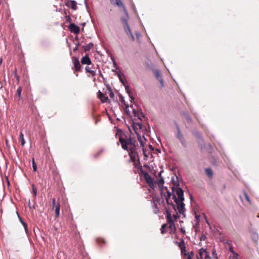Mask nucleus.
I'll use <instances>...</instances> for the list:
<instances>
[{"instance_id":"nucleus-1","label":"nucleus","mask_w":259,"mask_h":259,"mask_svg":"<svg viewBox=\"0 0 259 259\" xmlns=\"http://www.w3.org/2000/svg\"><path fill=\"white\" fill-rule=\"evenodd\" d=\"M175 194V188L172 187L171 192H170L167 187L161 189L160 194L162 197L164 196L166 202L168 205H170L175 211L178 210L180 214L186 217L185 213V207L184 203V191L182 188L178 187L176 189Z\"/></svg>"},{"instance_id":"nucleus-2","label":"nucleus","mask_w":259,"mask_h":259,"mask_svg":"<svg viewBox=\"0 0 259 259\" xmlns=\"http://www.w3.org/2000/svg\"><path fill=\"white\" fill-rule=\"evenodd\" d=\"M119 141L122 149L128 152L131 160L135 162L137 158H138V154L136 151V146L135 138L132 137L131 136L128 138L126 137V138L120 136Z\"/></svg>"},{"instance_id":"nucleus-3","label":"nucleus","mask_w":259,"mask_h":259,"mask_svg":"<svg viewBox=\"0 0 259 259\" xmlns=\"http://www.w3.org/2000/svg\"><path fill=\"white\" fill-rule=\"evenodd\" d=\"M138 169L140 170V175L143 176L146 183L148 184L150 188L154 189L155 187V183L152 178L146 171L143 170L141 165L139 166Z\"/></svg>"},{"instance_id":"nucleus-4","label":"nucleus","mask_w":259,"mask_h":259,"mask_svg":"<svg viewBox=\"0 0 259 259\" xmlns=\"http://www.w3.org/2000/svg\"><path fill=\"white\" fill-rule=\"evenodd\" d=\"M175 124L177 126V138L179 140L183 146L186 148L187 147V142L185 139V138L183 135L181 133V130L179 128L178 124L177 123H176Z\"/></svg>"},{"instance_id":"nucleus-5","label":"nucleus","mask_w":259,"mask_h":259,"mask_svg":"<svg viewBox=\"0 0 259 259\" xmlns=\"http://www.w3.org/2000/svg\"><path fill=\"white\" fill-rule=\"evenodd\" d=\"M165 211L166 218L167 220V222L169 224V228L171 229H174L175 230H176V228L175 226V223L172 219L170 210L168 208H165Z\"/></svg>"},{"instance_id":"nucleus-6","label":"nucleus","mask_w":259,"mask_h":259,"mask_svg":"<svg viewBox=\"0 0 259 259\" xmlns=\"http://www.w3.org/2000/svg\"><path fill=\"white\" fill-rule=\"evenodd\" d=\"M197 259H210L208 252L206 249L201 248L199 250V253L196 255Z\"/></svg>"},{"instance_id":"nucleus-7","label":"nucleus","mask_w":259,"mask_h":259,"mask_svg":"<svg viewBox=\"0 0 259 259\" xmlns=\"http://www.w3.org/2000/svg\"><path fill=\"white\" fill-rule=\"evenodd\" d=\"M72 60L74 64V67L76 72H79L81 71V65L80 64L79 59L73 56Z\"/></svg>"},{"instance_id":"nucleus-8","label":"nucleus","mask_w":259,"mask_h":259,"mask_svg":"<svg viewBox=\"0 0 259 259\" xmlns=\"http://www.w3.org/2000/svg\"><path fill=\"white\" fill-rule=\"evenodd\" d=\"M68 29L72 33L78 34L80 32L79 27L74 23H71L68 27Z\"/></svg>"},{"instance_id":"nucleus-9","label":"nucleus","mask_w":259,"mask_h":259,"mask_svg":"<svg viewBox=\"0 0 259 259\" xmlns=\"http://www.w3.org/2000/svg\"><path fill=\"white\" fill-rule=\"evenodd\" d=\"M65 5L73 10H76L77 8L76 2L74 0H67L65 2Z\"/></svg>"},{"instance_id":"nucleus-10","label":"nucleus","mask_w":259,"mask_h":259,"mask_svg":"<svg viewBox=\"0 0 259 259\" xmlns=\"http://www.w3.org/2000/svg\"><path fill=\"white\" fill-rule=\"evenodd\" d=\"M153 72L156 78L161 83V87L163 86V82L162 78L160 74V70L158 69H154Z\"/></svg>"},{"instance_id":"nucleus-11","label":"nucleus","mask_w":259,"mask_h":259,"mask_svg":"<svg viewBox=\"0 0 259 259\" xmlns=\"http://www.w3.org/2000/svg\"><path fill=\"white\" fill-rule=\"evenodd\" d=\"M81 63L82 64L91 65L92 64V61L88 55L83 56L81 59Z\"/></svg>"},{"instance_id":"nucleus-12","label":"nucleus","mask_w":259,"mask_h":259,"mask_svg":"<svg viewBox=\"0 0 259 259\" xmlns=\"http://www.w3.org/2000/svg\"><path fill=\"white\" fill-rule=\"evenodd\" d=\"M98 98L101 100L102 103H106L108 100V98L100 90L98 93Z\"/></svg>"},{"instance_id":"nucleus-13","label":"nucleus","mask_w":259,"mask_h":259,"mask_svg":"<svg viewBox=\"0 0 259 259\" xmlns=\"http://www.w3.org/2000/svg\"><path fill=\"white\" fill-rule=\"evenodd\" d=\"M113 5L118 6L119 7H124V5L120 0H110Z\"/></svg>"},{"instance_id":"nucleus-14","label":"nucleus","mask_w":259,"mask_h":259,"mask_svg":"<svg viewBox=\"0 0 259 259\" xmlns=\"http://www.w3.org/2000/svg\"><path fill=\"white\" fill-rule=\"evenodd\" d=\"M156 183L158 185L160 191L161 188H164L165 187L163 186V184L164 183V180L163 177H160V178L156 181Z\"/></svg>"},{"instance_id":"nucleus-15","label":"nucleus","mask_w":259,"mask_h":259,"mask_svg":"<svg viewBox=\"0 0 259 259\" xmlns=\"http://www.w3.org/2000/svg\"><path fill=\"white\" fill-rule=\"evenodd\" d=\"M94 47V44L90 42L87 44L86 46H83L82 48L83 49L84 52H88Z\"/></svg>"},{"instance_id":"nucleus-16","label":"nucleus","mask_w":259,"mask_h":259,"mask_svg":"<svg viewBox=\"0 0 259 259\" xmlns=\"http://www.w3.org/2000/svg\"><path fill=\"white\" fill-rule=\"evenodd\" d=\"M175 243L177 244L178 246L180 247L181 250H185V242H184V240L183 239H182L181 240V241L180 242H178V241H176L175 242Z\"/></svg>"},{"instance_id":"nucleus-17","label":"nucleus","mask_w":259,"mask_h":259,"mask_svg":"<svg viewBox=\"0 0 259 259\" xmlns=\"http://www.w3.org/2000/svg\"><path fill=\"white\" fill-rule=\"evenodd\" d=\"M124 87H125V91H126V93L128 95V96H129V97L131 99V102H132V101L134 100V97H133V96L131 94V91H130V87H129V86L128 85H126L125 84H124Z\"/></svg>"},{"instance_id":"nucleus-18","label":"nucleus","mask_w":259,"mask_h":259,"mask_svg":"<svg viewBox=\"0 0 259 259\" xmlns=\"http://www.w3.org/2000/svg\"><path fill=\"white\" fill-rule=\"evenodd\" d=\"M55 217L58 218L60 214V205L59 202H57L56 205H55Z\"/></svg>"},{"instance_id":"nucleus-19","label":"nucleus","mask_w":259,"mask_h":259,"mask_svg":"<svg viewBox=\"0 0 259 259\" xmlns=\"http://www.w3.org/2000/svg\"><path fill=\"white\" fill-rule=\"evenodd\" d=\"M198 144L201 149H203L205 147L204 142L202 138L198 139Z\"/></svg>"},{"instance_id":"nucleus-20","label":"nucleus","mask_w":259,"mask_h":259,"mask_svg":"<svg viewBox=\"0 0 259 259\" xmlns=\"http://www.w3.org/2000/svg\"><path fill=\"white\" fill-rule=\"evenodd\" d=\"M22 88L21 87H19L17 90L16 93V96H18V100L20 101L21 99V92H22Z\"/></svg>"},{"instance_id":"nucleus-21","label":"nucleus","mask_w":259,"mask_h":259,"mask_svg":"<svg viewBox=\"0 0 259 259\" xmlns=\"http://www.w3.org/2000/svg\"><path fill=\"white\" fill-rule=\"evenodd\" d=\"M205 172L207 176L211 178L213 176V171L210 168H207L205 169Z\"/></svg>"},{"instance_id":"nucleus-22","label":"nucleus","mask_w":259,"mask_h":259,"mask_svg":"<svg viewBox=\"0 0 259 259\" xmlns=\"http://www.w3.org/2000/svg\"><path fill=\"white\" fill-rule=\"evenodd\" d=\"M19 218L20 219V221L21 222V223H22V224L23 225L24 228V229H25V231L26 232V234H27L28 233V226H27V224L24 222L23 220L21 218H20L19 216Z\"/></svg>"},{"instance_id":"nucleus-23","label":"nucleus","mask_w":259,"mask_h":259,"mask_svg":"<svg viewBox=\"0 0 259 259\" xmlns=\"http://www.w3.org/2000/svg\"><path fill=\"white\" fill-rule=\"evenodd\" d=\"M252 238L253 240L256 243L257 242V240L258 239V235L256 232H252V235H251Z\"/></svg>"},{"instance_id":"nucleus-24","label":"nucleus","mask_w":259,"mask_h":259,"mask_svg":"<svg viewBox=\"0 0 259 259\" xmlns=\"http://www.w3.org/2000/svg\"><path fill=\"white\" fill-rule=\"evenodd\" d=\"M85 69L87 72L91 73L93 76L96 75V71L94 70H92L90 69V67L89 66H86Z\"/></svg>"},{"instance_id":"nucleus-25","label":"nucleus","mask_w":259,"mask_h":259,"mask_svg":"<svg viewBox=\"0 0 259 259\" xmlns=\"http://www.w3.org/2000/svg\"><path fill=\"white\" fill-rule=\"evenodd\" d=\"M107 90L109 91V95L111 98L114 99V94L110 86L107 87Z\"/></svg>"},{"instance_id":"nucleus-26","label":"nucleus","mask_w":259,"mask_h":259,"mask_svg":"<svg viewBox=\"0 0 259 259\" xmlns=\"http://www.w3.org/2000/svg\"><path fill=\"white\" fill-rule=\"evenodd\" d=\"M20 140L21 141V145L24 146L25 144V141L24 138L23 134L22 132H21L20 134Z\"/></svg>"},{"instance_id":"nucleus-27","label":"nucleus","mask_w":259,"mask_h":259,"mask_svg":"<svg viewBox=\"0 0 259 259\" xmlns=\"http://www.w3.org/2000/svg\"><path fill=\"white\" fill-rule=\"evenodd\" d=\"M31 186H32L33 197L34 198H35L37 196V189H36L34 184H32Z\"/></svg>"},{"instance_id":"nucleus-28","label":"nucleus","mask_w":259,"mask_h":259,"mask_svg":"<svg viewBox=\"0 0 259 259\" xmlns=\"http://www.w3.org/2000/svg\"><path fill=\"white\" fill-rule=\"evenodd\" d=\"M125 32L127 34V35H128L131 38L132 40H135V37H134L131 29L128 30V31L127 30L126 31H125Z\"/></svg>"},{"instance_id":"nucleus-29","label":"nucleus","mask_w":259,"mask_h":259,"mask_svg":"<svg viewBox=\"0 0 259 259\" xmlns=\"http://www.w3.org/2000/svg\"><path fill=\"white\" fill-rule=\"evenodd\" d=\"M119 98L120 101L125 106L126 105H127L128 104L126 103V102L124 100V97L121 95V94H119Z\"/></svg>"},{"instance_id":"nucleus-30","label":"nucleus","mask_w":259,"mask_h":259,"mask_svg":"<svg viewBox=\"0 0 259 259\" xmlns=\"http://www.w3.org/2000/svg\"><path fill=\"white\" fill-rule=\"evenodd\" d=\"M122 76H124V74H121L120 73H118V77L119 78V80L120 81V82H121V83L123 85H124V80H123Z\"/></svg>"},{"instance_id":"nucleus-31","label":"nucleus","mask_w":259,"mask_h":259,"mask_svg":"<svg viewBox=\"0 0 259 259\" xmlns=\"http://www.w3.org/2000/svg\"><path fill=\"white\" fill-rule=\"evenodd\" d=\"M153 209L155 213H157L159 212V208L156 203L153 204Z\"/></svg>"},{"instance_id":"nucleus-32","label":"nucleus","mask_w":259,"mask_h":259,"mask_svg":"<svg viewBox=\"0 0 259 259\" xmlns=\"http://www.w3.org/2000/svg\"><path fill=\"white\" fill-rule=\"evenodd\" d=\"M133 113L135 117H137L140 120H142L141 118L139 116V114L138 112L135 109H133Z\"/></svg>"},{"instance_id":"nucleus-33","label":"nucleus","mask_w":259,"mask_h":259,"mask_svg":"<svg viewBox=\"0 0 259 259\" xmlns=\"http://www.w3.org/2000/svg\"><path fill=\"white\" fill-rule=\"evenodd\" d=\"M230 259H239V255L237 253L232 254L229 257Z\"/></svg>"},{"instance_id":"nucleus-34","label":"nucleus","mask_w":259,"mask_h":259,"mask_svg":"<svg viewBox=\"0 0 259 259\" xmlns=\"http://www.w3.org/2000/svg\"><path fill=\"white\" fill-rule=\"evenodd\" d=\"M166 224H164L161 226V227L160 229L161 234H163L166 233V231L165 230V228L166 227Z\"/></svg>"},{"instance_id":"nucleus-35","label":"nucleus","mask_w":259,"mask_h":259,"mask_svg":"<svg viewBox=\"0 0 259 259\" xmlns=\"http://www.w3.org/2000/svg\"><path fill=\"white\" fill-rule=\"evenodd\" d=\"M195 218L196 222V224H199L200 222V215L199 214H195Z\"/></svg>"},{"instance_id":"nucleus-36","label":"nucleus","mask_w":259,"mask_h":259,"mask_svg":"<svg viewBox=\"0 0 259 259\" xmlns=\"http://www.w3.org/2000/svg\"><path fill=\"white\" fill-rule=\"evenodd\" d=\"M181 252L182 254H183L185 257H186V256L190 254L186 250V247L185 248V250H181Z\"/></svg>"},{"instance_id":"nucleus-37","label":"nucleus","mask_w":259,"mask_h":259,"mask_svg":"<svg viewBox=\"0 0 259 259\" xmlns=\"http://www.w3.org/2000/svg\"><path fill=\"white\" fill-rule=\"evenodd\" d=\"M194 136H195L198 139L201 138V137L198 131H194L193 133Z\"/></svg>"},{"instance_id":"nucleus-38","label":"nucleus","mask_w":259,"mask_h":259,"mask_svg":"<svg viewBox=\"0 0 259 259\" xmlns=\"http://www.w3.org/2000/svg\"><path fill=\"white\" fill-rule=\"evenodd\" d=\"M124 106H125L124 110H125V113H126L127 115H130L131 112L128 109V107H129L128 104Z\"/></svg>"},{"instance_id":"nucleus-39","label":"nucleus","mask_w":259,"mask_h":259,"mask_svg":"<svg viewBox=\"0 0 259 259\" xmlns=\"http://www.w3.org/2000/svg\"><path fill=\"white\" fill-rule=\"evenodd\" d=\"M32 167L34 171H36L37 170V165L34 161V159L33 158L32 160Z\"/></svg>"},{"instance_id":"nucleus-40","label":"nucleus","mask_w":259,"mask_h":259,"mask_svg":"<svg viewBox=\"0 0 259 259\" xmlns=\"http://www.w3.org/2000/svg\"><path fill=\"white\" fill-rule=\"evenodd\" d=\"M244 196L246 198V200L250 203L251 204V201H250V198H249V197L248 196V194H247V193L244 191Z\"/></svg>"},{"instance_id":"nucleus-41","label":"nucleus","mask_w":259,"mask_h":259,"mask_svg":"<svg viewBox=\"0 0 259 259\" xmlns=\"http://www.w3.org/2000/svg\"><path fill=\"white\" fill-rule=\"evenodd\" d=\"M123 28L125 31H126L127 30L128 31V30L131 29L128 23L123 25Z\"/></svg>"},{"instance_id":"nucleus-42","label":"nucleus","mask_w":259,"mask_h":259,"mask_svg":"<svg viewBox=\"0 0 259 259\" xmlns=\"http://www.w3.org/2000/svg\"><path fill=\"white\" fill-rule=\"evenodd\" d=\"M123 28L125 31H126L127 30L128 31V30L131 29L128 23L123 25Z\"/></svg>"},{"instance_id":"nucleus-43","label":"nucleus","mask_w":259,"mask_h":259,"mask_svg":"<svg viewBox=\"0 0 259 259\" xmlns=\"http://www.w3.org/2000/svg\"><path fill=\"white\" fill-rule=\"evenodd\" d=\"M79 42H75V47L74 48L73 51L74 52H75L76 51L78 50V47L79 46Z\"/></svg>"},{"instance_id":"nucleus-44","label":"nucleus","mask_w":259,"mask_h":259,"mask_svg":"<svg viewBox=\"0 0 259 259\" xmlns=\"http://www.w3.org/2000/svg\"><path fill=\"white\" fill-rule=\"evenodd\" d=\"M138 140H139V141L140 142L141 146L144 147V142L142 141L141 137L139 136L138 137Z\"/></svg>"},{"instance_id":"nucleus-45","label":"nucleus","mask_w":259,"mask_h":259,"mask_svg":"<svg viewBox=\"0 0 259 259\" xmlns=\"http://www.w3.org/2000/svg\"><path fill=\"white\" fill-rule=\"evenodd\" d=\"M121 20L123 25L128 23L127 20L126 18L122 17Z\"/></svg>"},{"instance_id":"nucleus-46","label":"nucleus","mask_w":259,"mask_h":259,"mask_svg":"<svg viewBox=\"0 0 259 259\" xmlns=\"http://www.w3.org/2000/svg\"><path fill=\"white\" fill-rule=\"evenodd\" d=\"M142 151H143V155H144V156L145 157H148L149 154L147 153L146 149L144 148H143Z\"/></svg>"},{"instance_id":"nucleus-47","label":"nucleus","mask_w":259,"mask_h":259,"mask_svg":"<svg viewBox=\"0 0 259 259\" xmlns=\"http://www.w3.org/2000/svg\"><path fill=\"white\" fill-rule=\"evenodd\" d=\"M57 203H56V199L54 198L52 199V208L54 209L55 207V205H56Z\"/></svg>"},{"instance_id":"nucleus-48","label":"nucleus","mask_w":259,"mask_h":259,"mask_svg":"<svg viewBox=\"0 0 259 259\" xmlns=\"http://www.w3.org/2000/svg\"><path fill=\"white\" fill-rule=\"evenodd\" d=\"M206 239V236L205 234H202L200 238V241H204Z\"/></svg>"},{"instance_id":"nucleus-49","label":"nucleus","mask_w":259,"mask_h":259,"mask_svg":"<svg viewBox=\"0 0 259 259\" xmlns=\"http://www.w3.org/2000/svg\"><path fill=\"white\" fill-rule=\"evenodd\" d=\"M180 231L182 233V234L184 235H185L186 234V231H185V230L184 229V228H180Z\"/></svg>"},{"instance_id":"nucleus-50","label":"nucleus","mask_w":259,"mask_h":259,"mask_svg":"<svg viewBox=\"0 0 259 259\" xmlns=\"http://www.w3.org/2000/svg\"><path fill=\"white\" fill-rule=\"evenodd\" d=\"M229 251L232 253H236L234 250L233 249L232 246H230V248H229Z\"/></svg>"},{"instance_id":"nucleus-51","label":"nucleus","mask_w":259,"mask_h":259,"mask_svg":"<svg viewBox=\"0 0 259 259\" xmlns=\"http://www.w3.org/2000/svg\"><path fill=\"white\" fill-rule=\"evenodd\" d=\"M14 76L15 77H16V78L17 79L18 82L19 81V76L17 75V73H16V69H15V73H14Z\"/></svg>"},{"instance_id":"nucleus-52","label":"nucleus","mask_w":259,"mask_h":259,"mask_svg":"<svg viewBox=\"0 0 259 259\" xmlns=\"http://www.w3.org/2000/svg\"><path fill=\"white\" fill-rule=\"evenodd\" d=\"M66 19H67V21L69 22H70L72 21V19L69 16H66Z\"/></svg>"},{"instance_id":"nucleus-53","label":"nucleus","mask_w":259,"mask_h":259,"mask_svg":"<svg viewBox=\"0 0 259 259\" xmlns=\"http://www.w3.org/2000/svg\"><path fill=\"white\" fill-rule=\"evenodd\" d=\"M111 59H112V61L113 62L114 65V66L116 65L117 64H116V61H115L114 58V57H111Z\"/></svg>"},{"instance_id":"nucleus-54","label":"nucleus","mask_w":259,"mask_h":259,"mask_svg":"<svg viewBox=\"0 0 259 259\" xmlns=\"http://www.w3.org/2000/svg\"><path fill=\"white\" fill-rule=\"evenodd\" d=\"M186 119H187L188 121H190L191 120V117H190L189 115H188V114H187V115H186Z\"/></svg>"},{"instance_id":"nucleus-55","label":"nucleus","mask_w":259,"mask_h":259,"mask_svg":"<svg viewBox=\"0 0 259 259\" xmlns=\"http://www.w3.org/2000/svg\"><path fill=\"white\" fill-rule=\"evenodd\" d=\"M173 218L176 220L177 219H178L179 218V216L177 214H173Z\"/></svg>"},{"instance_id":"nucleus-56","label":"nucleus","mask_w":259,"mask_h":259,"mask_svg":"<svg viewBox=\"0 0 259 259\" xmlns=\"http://www.w3.org/2000/svg\"><path fill=\"white\" fill-rule=\"evenodd\" d=\"M186 259H192V257L190 254H189L188 255L186 256V257H185Z\"/></svg>"},{"instance_id":"nucleus-57","label":"nucleus","mask_w":259,"mask_h":259,"mask_svg":"<svg viewBox=\"0 0 259 259\" xmlns=\"http://www.w3.org/2000/svg\"><path fill=\"white\" fill-rule=\"evenodd\" d=\"M78 40H79V38L76 35L75 38H74V41H76V42H78Z\"/></svg>"},{"instance_id":"nucleus-58","label":"nucleus","mask_w":259,"mask_h":259,"mask_svg":"<svg viewBox=\"0 0 259 259\" xmlns=\"http://www.w3.org/2000/svg\"><path fill=\"white\" fill-rule=\"evenodd\" d=\"M204 216L206 222L207 223V224H209V223H208V220L207 219L206 216L204 214Z\"/></svg>"},{"instance_id":"nucleus-59","label":"nucleus","mask_w":259,"mask_h":259,"mask_svg":"<svg viewBox=\"0 0 259 259\" xmlns=\"http://www.w3.org/2000/svg\"><path fill=\"white\" fill-rule=\"evenodd\" d=\"M204 216L206 222L207 223V224H209V223H208V220L207 219L206 216L204 214Z\"/></svg>"},{"instance_id":"nucleus-60","label":"nucleus","mask_w":259,"mask_h":259,"mask_svg":"<svg viewBox=\"0 0 259 259\" xmlns=\"http://www.w3.org/2000/svg\"><path fill=\"white\" fill-rule=\"evenodd\" d=\"M61 256V252H58L57 253V257L59 258Z\"/></svg>"},{"instance_id":"nucleus-61","label":"nucleus","mask_w":259,"mask_h":259,"mask_svg":"<svg viewBox=\"0 0 259 259\" xmlns=\"http://www.w3.org/2000/svg\"><path fill=\"white\" fill-rule=\"evenodd\" d=\"M189 254L191 255V256H192V257L193 256H194V252H193V251H191L190 253H189Z\"/></svg>"},{"instance_id":"nucleus-62","label":"nucleus","mask_w":259,"mask_h":259,"mask_svg":"<svg viewBox=\"0 0 259 259\" xmlns=\"http://www.w3.org/2000/svg\"><path fill=\"white\" fill-rule=\"evenodd\" d=\"M149 147L153 151L154 149H153V146L151 145H149Z\"/></svg>"},{"instance_id":"nucleus-63","label":"nucleus","mask_w":259,"mask_h":259,"mask_svg":"<svg viewBox=\"0 0 259 259\" xmlns=\"http://www.w3.org/2000/svg\"><path fill=\"white\" fill-rule=\"evenodd\" d=\"M2 63H3V59H2V58H0V65H2Z\"/></svg>"},{"instance_id":"nucleus-64","label":"nucleus","mask_w":259,"mask_h":259,"mask_svg":"<svg viewBox=\"0 0 259 259\" xmlns=\"http://www.w3.org/2000/svg\"><path fill=\"white\" fill-rule=\"evenodd\" d=\"M161 173H162V171H160L159 174H158V176L160 178V177H161Z\"/></svg>"}]
</instances>
